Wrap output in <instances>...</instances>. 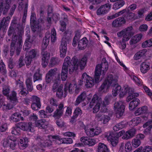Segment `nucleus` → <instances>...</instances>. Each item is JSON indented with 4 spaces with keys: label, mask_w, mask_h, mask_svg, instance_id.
<instances>
[{
    "label": "nucleus",
    "mask_w": 152,
    "mask_h": 152,
    "mask_svg": "<svg viewBox=\"0 0 152 152\" xmlns=\"http://www.w3.org/2000/svg\"><path fill=\"white\" fill-rule=\"evenodd\" d=\"M103 68L104 69L102 70V73L104 75L108 68V63L105 58H103L102 59L101 64L96 65L95 71L94 80L86 72L83 74L82 81L83 82H84L85 83V86L86 88H90L93 87L94 85V81L96 83H99Z\"/></svg>",
    "instance_id": "f257e3e1"
},
{
    "label": "nucleus",
    "mask_w": 152,
    "mask_h": 152,
    "mask_svg": "<svg viewBox=\"0 0 152 152\" xmlns=\"http://www.w3.org/2000/svg\"><path fill=\"white\" fill-rule=\"evenodd\" d=\"M77 58L75 56H74L71 60L70 58L67 56L65 59L63 63L61 73V79L63 81H65L67 77L68 68L70 74L74 71L77 69V66L76 63Z\"/></svg>",
    "instance_id": "f03ea898"
},
{
    "label": "nucleus",
    "mask_w": 152,
    "mask_h": 152,
    "mask_svg": "<svg viewBox=\"0 0 152 152\" xmlns=\"http://www.w3.org/2000/svg\"><path fill=\"white\" fill-rule=\"evenodd\" d=\"M116 82V80L114 78L113 75H110L104 81L100 87L99 88L98 91L100 92H105L109 88L112 84H114Z\"/></svg>",
    "instance_id": "7ed1b4c3"
},
{
    "label": "nucleus",
    "mask_w": 152,
    "mask_h": 152,
    "mask_svg": "<svg viewBox=\"0 0 152 152\" xmlns=\"http://www.w3.org/2000/svg\"><path fill=\"white\" fill-rule=\"evenodd\" d=\"M102 106V99L98 96H94L91 102H90L89 106L93 108V112L96 113L101 109Z\"/></svg>",
    "instance_id": "20e7f679"
},
{
    "label": "nucleus",
    "mask_w": 152,
    "mask_h": 152,
    "mask_svg": "<svg viewBox=\"0 0 152 152\" xmlns=\"http://www.w3.org/2000/svg\"><path fill=\"white\" fill-rule=\"evenodd\" d=\"M132 29V26L128 27L117 32V34L119 37H123L122 41H128L133 35L131 31Z\"/></svg>",
    "instance_id": "39448f33"
},
{
    "label": "nucleus",
    "mask_w": 152,
    "mask_h": 152,
    "mask_svg": "<svg viewBox=\"0 0 152 152\" xmlns=\"http://www.w3.org/2000/svg\"><path fill=\"white\" fill-rule=\"evenodd\" d=\"M114 107L116 117L120 118L122 116L125 111V106L124 103L121 101L117 102L114 104Z\"/></svg>",
    "instance_id": "423d86ee"
},
{
    "label": "nucleus",
    "mask_w": 152,
    "mask_h": 152,
    "mask_svg": "<svg viewBox=\"0 0 152 152\" xmlns=\"http://www.w3.org/2000/svg\"><path fill=\"white\" fill-rule=\"evenodd\" d=\"M17 126L22 130L27 132L33 131L34 125L31 122H19L17 124Z\"/></svg>",
    "instance_id": "0eeeda50"
},
{
    "label": "nucleus",
    "mask_w": 152,
    "mask_h": 152,
    "mask_svg": "<svg viewBox=\"0 0 152 152\" xmlns=\"http://www.w3.org/2000/svg\"><path fill=\"white\" fill-rule=\"evenodd\" d=\"M105 138L110 142L111 145L113 147L115 146L118 142V138L115 137L114 134L110 132L105 133L104 134Z\"/></svg>",
    "instance_id": "6e6552de"
},
{
    "label": "nucleus",
    "mask_w": 152,
    "mask_h": 152,
    "mask_svg": "<svg viewBox=\"0 0 152 152\" xmlns=\"http://www.w3.org/2000/svg\"><path fill=\"white\" fill-rule=\"evenodd\" d=\"M136 133V130L134 129H131L125 132L124 130L119 132L118 134L119 137L123 135L122 138L123 139L127 140L134 136Z\"/></svg>",
    "instance_id": "1a4fd4ad"
},
{
    "label": "nucleus",
    "mask_w": 152,
    "mask_h": 152,
    "mask_svg": "<svg viewBox=\"0 0 152 152\" xmlns=\"http://www.w3.org/2000/svg\"><path fill=\"white\" fill-rule=\"evenodd\" d=\"M111 7V5L109 3H107L101 6L97 10V15H99L107 13L110 9Z\"/></svg>",
    "instance_id": "9d476101"
},
{
    "label": "nucleus",
    "mask_w": 152,
    "mask_h": 152,
    "mask_svg": "<svg viewBox=\"0 0 152 152\" xmlns=\"http://www.w3.org/2000/svg\"><path fill=\"white\" fill-rule=\"evenodd\" d=\"M26 36L27 37L23 46V49L24 50L27 51L31 48V44L34 41V37L31 38L30 35L28 33L26 34Z\"/></svg>",
    "instance_id": "9b49d317"
},
{
    "label": "nucleus",
    "mask_w": 152,
    "mask_h": 152,
    "mask_svg": "<svg viewBox=\"0 0 152 152\" xmlns=\"http://www.w3.org/2000/svg\"><path fill=\"white\" fill-rule=\"evenodd\" d=\"M67 45L66 41L65 39H62L61 45L59 47L61 57L64 58L66 56L67 50Z\"/></svg>",
    "instance_id": "f8f14e48"
},
{
    "label": "nucleus",
    "mask_w": 152,
    "mask_h": 152,
    "mask_svg": "<svg viewBox=\"0 0 152 152\" xmlns=\"http://www.w3.org/2000/svg\"><path fill=\"white\" fill-rule=\"evenodd\" d=\"M50 136L44 137L42 139H41L40 137H37V139H40V143L44 147H49L52 144V142L50 140Z\"/></svg>",
    "instance_id": "ddd939ff"
},
{
    "label": "nucleus",
    "mask_w": 152,
    "mask_h": 152,
    "mask_svg": "<svg viewBox=\"0 0 152 152\" xmlns=\"http://www.w3.org/2000/svg\"><path fill=\"white\" fill-rule=\"evenodd\" d=\"M126 20L124 18L120 17L115 20L112 23L113 27H118L122 26L125 23Z\"/></svg>",
    "instance_id": "4468645a"
},
{
    "label": "nucleus",
    "mask_w": 152,
    "mask_h": 152,
    "mask_svg": "<svg viewBox=\"0 0 152 152\" xmlns=\"http://www.w3.org/2000/svg\"><path fill=\"white\" fill-rule=\"evenodd\" d=\"M42 67L45 68L48 65L50 56V54L47 51L42 52Z\"/></svg>",
    "instance_id": "2eb2a0df"
},
{
    "label": "nucleus",
    "mask_w": 152,
    "mask_h": 152,
    "mask_svg": "<svg viewBox=\"0 0 152 152\" xmlns=\"http://www.w3.org/2000/svg\"><path fill=\"white\" fill-rule=\"evenodd\" d=\"M15 84L17 87H18L20 88V91L19 93V94L21 95H27L28 92L27 90L25 88H23V83L19 79L16 80Z\"/></svg>",
    "instance_id": "dca6fc26"
},
{
    "label": "nucleus",
    "mask_w": 152,
    "mask_h": 152,
    "mask_svg": "<svg viewBox=\"0 0 152 152\" xmlns=\"http://www.w3.org/2000/svg\"><path fill=\"white\" fill-rule=\"evenodd\" d=\"M88 41L86 37H84L78 42V48L80 50L84 49L88 45Z\"/></svg>",
    "instance_id": "f3484780"
},
{
    "label": "nucleus",
    "mask_w": 152,
    "mask_h": 152,
    "mask_svg": "<svg viewBox=\"0 0 152 152\" xmlns=\"http://www.w3.org/2000/svg\"><path fill=\"white\" fill-rule=\"evenodd\" d=\"M80 141L85 145L92 146L96 143V141L93 139H89L88 137H82L80 138Z\"/></svg>",
    "instance_id": "a211bd4d"
},
{
    "label": "nucleus",
    "mask_w": 152,
    "mask_h": 152,
    "mask_svg": "<svg viewBox=\"0 0 152 152\" xmlns=\"http://www.w3.org/2000/svg\"><path fill=\"white\" fill-rule=\"evenodd\" d=\"M76 87V84L75 83H70L68 86H67L66 85H65L64 89V95H66L67 92H69L70 94H72Z\"/></svg>",
    "instance_id": "6ab92c4d"
},
{
    "label": "nucleus",
    "mask_w": 152,
    "mask_h": 152,
    "mask_svg": "<svg viewBox=\"0 0 152 152\" xmlns=\"http://www.w3.org/2000/svg\"><path fill=\"white\" fill-rule=\"evenodd\" d=\"M36 14L34 13H31L30 17V23L31 29L34 31V29L38 28L39 26L36 20Z\"/></svg>",
    "instance_id": "aec40b11"
},
{
    "label": "nucleus",
    "mask_w": 152,
    "mask_h": 152,
    "mask_svg": "<svg viewBox=\"0 0 152 152\" xmlns=\"http://www.w3.org/2000/svg\"><path fill=\"white\" fill-rule=\"evenodd\" d=\"M10 119L13 121L17 122L24 120V118L21 116V114L19 113H15L12 114L10 116Z\"/></svg>",
    "instance_id": "412c9836"
},
{
    "label": "nucleus",
    "mask_w": 152,
    "mask_h": 152,
    "mask_svg": "<svg viewBox=\"0 0 152 152\" xmlns=\"http://www.w3.org/2000/svg\"><path fill=\"white\" fill-rule=\"evenodd\" d=\"M110 96H106L104 101H102V106L101 109V112L105 113L107 111V108L106 105H108L109 104L110 101Z\"/></svg>",
    "instance_id": "4be33fe9"
},
{
    "label": "nucleus",
    "mask_w": 152,
    "mask_h": 152,
    "mask_svg": "<svg viewBox=\"0 0 152 152\" xmlns=\"http://www.w3.org/2000/svg\"><path fill=\"white\" fill-rule=\"evenodd\" d=\"M123 93V95H126L127 94L128 95H139V94L136 92L134 88L129 86L124 88Z\"/></svg>",
    "instance_id": "5701e85b"
},
{
    "label": "nucleus",
    "mask_w": 152,
    "mask_h": 152,
    "mask_svg": "<svg viewBox=\"0 0 152 152\" xmlns=\"http://www.w3.org/2000/svg\"><path fill=\"white\" fill-rule=\"evenodd\" d=\"M17 28L18 30L17 33L18 35L19 43L20 44L22 42V35L24 32V29L22 24L20 23L18 24Z\"/></svg>",
    "instance_id": "b1692460"
},
{
    "label": "nucleus",
    "mask_w": 152,
    "mask_h": 152,
    "mask_svg": "<svg viewBox=\"0 0 152 152\" xmlns=\"http://www.w3.org/2000/svg\"><path fill=\"white\" fill-rule=\"evenodd\" d=\"M87 60V57L84 56L80 61L78 62L77 64V62L76 65L77 66V69H78V66H80L81 69H83L86 65Z\"/></svg>",
    "instance_id": "393cba45"
},
{
    "label": "nucleus",
    "mask_w": 152,
    "mask_h": 152,
    "mask_svg": "<svg viewBox=\"0 0 152 152\" xmlns=\"http://www.w3.org/2000/svg\"><path fill=\"white\" fill-rule=\"evenodd\" d=\"M144 128H147L144 131V133L146 134L151 133V129L152 128V121L147 122L143 125Z\"/></svg>",
    "instance_id": "a878e982"
},
{
    "label": "nucleus",
    "mask_w": 152,
    "mask_h": 152,
    "mask_svg": "<svg viewBox=\"0 0 152 152\" xmlns=\"http://www.w3.org/2000/svg\"><path fill=\"white\" fill-rule=\"evenodd\" d=\"M98 152H110L107 145L103 143H99L98 146Z\"/></svg>",
    "instance_id": "bb28decb"
},
{
    "label": "nucleus",
    "mask_w": 152,
    "mask_h": 152,
    "mask_svg": "<svg viewBox=\"0 0 152 152\" xmlns=\"http://www.w3.org/2000/svg\"><path fill=\"white\" fill-rule=\"evenodd\" d=\"M140 103V100L137 98L134 99L133 100L131 101L130 103L129 106V110H132L136 108Z\"/></svg>",
    "instance_id": "cd10ccee"
},
{
    "label": "nucleus",
    "mask_w": 152,
    "mask_h": 152,
    "mask_svg": "<svg viewBox=\"0 0 152 152\" xmlns=\"http://www.w3.org/2000/svg\"><path fill=\"white\" fill-rule=\"evenodd\" d=\"M146 52V50L145 49L140 51L135 54L134 57V59L138 60L140 59L142 57L145 56Z\"/></svg>",
    "instance_id": "c85d7f7f"
},
{
    "label": "nucleus",
    "mask_w": 152,
    "mask_h": 152,
    "mask_svg": "<svg viewBox=\"0 0 152 152\" xmlns=\"http://www.w3.org/2000/svg\"><path fill=\"white\" fill-rule=\"evenodd\" d=\"M149 69V65L147 63L143 62L141 64L140 70L142 73H146Z\"/></svg>",
    "instance_id": "c756f323"
},
{
    "label": "nucleus",
    "mask_w": 152,
    "mask_h": 152,
    "mask_svg": "<svg viewBox=\"0 0 152 152\" xmlns=\"http://www.w3.org/2000/svg\"><path fill=\"white\" fill-rule=\"evenodd\" d=\"M142 37V35L141 34L135 35L132 37L129 43L130 44L132 45L136 44L141 40Z\"/></svg>",
    "instance_id": "7c9ffc66"
},
{
    "label": "nucleus",
    "mask_w": 152,
    "mask_h": 152,
    "mask_svg": "<svg viewBox=\"0 0 152 152\" xmlns=\"http://www.w3.org/2000/svg\"><path fill=\"white\" fill-rule=\"evenodd\" d=\"M19 145L21 148L24 149L28 145V139L26 138L20 139L19 140Z\"/></svg>",
    "instance_id": "2f4dec72"
},
{
    "label": "nucleus",
    "mask_w": 152,
    "mask_h": 152,
    "mask_svg": "<svg viewBox=\"0 0 152 152\" xmlns=\"http://www.w3.org/2000/svg\"><path fill=\"white\" fill-rule=\"evenodd\" d=\"M11 2V0H5V2L4 3V10L3 12L4 15L6 14L10 7V4Z\"/></svg>",
    "instance_id": "473e14b6"
},
{
    "label": "nucleus",
    "mask_w": 152,
    "mask_h": 152,
    "mask_svg": "<svg viewBox=\"0 0 152 152\" xmlns=\"http://www.w3.org/2000/svg\"><path fill=\"white\" fill-rule=\"evenodd\" d=\"M52 138L55 139L56 142L58 145L64 144V137L61 138L58 135H54L52 136Z\"/></svg>",
    "instance_id": "72a5a7b5"
},
{
    "label": "nucleus",
    "mask_w": 152,
    "mask_h": 152,
    "mask_svg": "<svg viewBox=\"0 0 152 152\" xmlns=\"http://www.w3.org/2000/svg\"><path fill=\"white\" fill-rule=\"evenodd\" d=\"M12 41L10 45V48L11 49L15 50V45L17 41V43L19 46H22V44L23 42L19 44L18 42V38L16 36H14L13 37H12Z\"/></svg>",
    "instance_id": "f704fd0d"
},
{
    "label": "nucleus",
    "mask_w": 152,
    "mask_h": 152,
    "mask_svg": "<svg viewBox=\"0 0 152 152\" xmlns=\"http://www.w3.org/2000/svg\"><path fill=\"white\" fill-rule=\"evenodd\" d=\"M50 35H46L44 38L43 41V44L42 45V49L45 50L47 48L50 40Z\"/></svg>",
    "instance_id": "c9c22d12"
},
{
    "label": "nucleus",
    "mask_w": 152,
    "mask_h": 152,
    "mask_svg": "<svg viewBox=\"0 0 152 152\" xmlns=\"http://www.w3.org/2000/svg\"><path fill=\"white\" fill-rule=\"evenodd\" d=\"M121 89L120 86L118 84H115L112 91L113 95H117L120 92Z\"/></svg>",
    "instance_id": "e433bc0d"
},
{
    "label": "nucleus",
    "mask_w": 152,
    "mask_h": 152,
    "mask_svg": "<svg viewBox=\"0 0 152 152\" xmlns=\"http://www.w3.org/2000/svg\"><path fill=\"white\" fill-rule=\"evenodd\" d=\"M8 35L9 36H12V37L16 36L17 37V38L18 39V35L17 33H16V31L12 27H10L8 31ZM18 42L19 43V40L18 39Z\"/></svg>",
    "instance_id": "4c0bfd02"
},
{
    "label": "nucleus",
    "mask_w": 152,
    "mask_h": 152,
    "mask_svg": "<svg viewBox=\"0 0 152 152\" xmlns=\"http://www.w3.org/2000/svg\"><path fill=\"white\" fill-rule=\"evenodd\" d=\"M124 4L125 1L124 0L118 1L113 5V8L115 10H116L122 7Z\"/></svg>",
    "instance_id": "58836bf2"
},
{
    "label": "nucleus",
    "mask_w": 152,
    "mask_h": 152,
    "mask_svg": "<svg viewBox=\"0 0 152 152\" xmlns=\"http://www.w3.org/2000/svg\"><path fill=\"white\" fill-rule=\"evenodd\" d=\"M141 122L140 118L139 117L133 118L129 123V124L132 126L138 125Z\"/></svg>",
    "instance_id": "ea45409f"
},
{
    "label": "nucleus",
    "mask_w": 152,
    "mask_h": 152,
    "mask_svg": "<svg viewBox=\"0 0 152 152\" xmlns=\"http://www.w3.org/2000/svg\"><path fill=\"white\" fill-rule=\"evenodd\" d=\"M7 99L13 104L15 105L18 102V101L16 96H7Z\"/></svg>",
    "instance_id": "a19ab883"
},
{
    "label": "nucleus",
    "mask_w": 152,
    "mask_h": 152,
    "mask_svg": "<svg viewBox=\"0 0 152 152\" xmlns=\"http://www.w3.org/2000/svg\"><path fill=\"white\" fill-rule=\"evenodd\" d=\"M135 14L132 12L126 13L124 14V19L127 20H132L134 18Z\"/></svg>",
    "instance_id": "79ce46f5"
},
{
    "label": "nucleus",
    "mask_w": 152,
    "mask_h": 152,
    "mask_svg": "<svg viewBox=\"0 0 152 152\" xmlns=\"http://www.w3.org/2000/svg\"><path fill=\"white\" fill-rule=\"evenodd\" d=\"M10 87L9 86L4 85L3 86L2 93L3 95H10Z\"/></svg>",
    "instance_id": "37998d69"
},
{
    "label": "nucleus",
    "mask_w": 152,
    "mask_h": 152,
    "mask_svg": "<svg viewBox=\"0 0 152 152\" xmlns=\"http://www.w3.org/2000/svg\"><path fill=\"white\" fill-rule=\"evenodd\" d=\"M130 77L131 79L133 80L137 85L138 86L141 85L142 80L140 78L133 75H131Z\"/></svg>",
    "instance_id": "c03bdc74"
},
{
    "label": "nucleus",
    "mask_w": 152,
    "mask_h": 152,
    "mask_svg": "<svg viewBox=\"0 0 152 152\" xmlns=\"http://www.w3.org/2000/svg\"><path fill=\"white\" fill-rule=\"evenodd\" d=\"M141 142L140 140L136 137L133 139L132 141V143L133 146L135 148L138 147L141 144Z\"/></svg>",
    "instance_id": "a18cd8bd"
},
{
    "label": "nucleus",
    "mask_w": 152,
    "mask_h": 152,
    "mask_svg": "<svg viewBox=\"0 0 152 152\" xmlns=\"http://www.w3.org/2000/svg\"><path fill=\"white\" fill-rule=\"evenodd\" d=\"M42 80V75L39 72H36L33 76V81L35 82L37 81Z\"/></svg>",
    "instance_id": "49530a36"
},
{
    "label": "nucleus",
    "mask_w": 152,
    "mask_h": 152,
    "mask_svg": "<svg viewBox=\"0 0 152 152\" xmlns=\"http://www.w3.org/2000/svg\"><path fill=\"white\" fill-rule=\"evenodd\" d=\"M51 40L52 42H54L56 40V32L54 28L51 30Z\"/></svg>",
    "instance_id": "de8ad7c7"
},
{
    "label": "nucleus",
    "mask_w": 152,
    "mask_h": 152,
    "mask_svg": "<svg viewBox=\"0 0 152 152\" xmlns=\"http://www.w3.org/2000/svg\"><path fill=\"white\" fill-rule=\"evenodd\" d=\"M91 129L93 134V137L98 135L102 132L101 129L99 127H97L95 128H91Z\"/></svg>",
    "instance_id": "09e8293b"
},
{
    "label": "nucleus",
    "mask_w": 152,
    "mask_h": 152,
    "mask_svg": "<svg viewBox=\"0 0 152 152\" xmlns=\"http://www.w3.org/2000/svg\"><path fill=\"white\" fill-rule=\"evenodd\" d=\"M63 112L56 109L54 113L53 117L55 118H59L63 114Z\"/></svg>",
    "instance_id": "8fccbe9b"
},
{
    "label": "nucleus",
    "mask_w": 152,
    "mask_h": 152,
    "mask_svg": "<svg viewBox=\"0 0 152 152\" xmlns=\"http://www.w3.org/2000/svg\"><path fill=\"white\" fill-rule=\"evenodd\" d=\"M143 48L150 47L152 46V39L147 40L143 42L142 44Z\"/></svg>",
    "instance_id": "3c124183"
},
{
    "label": "nucleus",
    "mask_w": 152,
    "mask_h": 152,
    "mask_svg": "<svg viewBox=\"0 0 152 152\" xmlns=\"http://www.w3.org/2000/svg\"><path fill=\"white\" fill-rule=\"evenodd\" d=\"M0 72L4 75H5L7 73V71L6 69L5 65L3 62L0 63Z\"/></svg>",
    "instance_id": "603ef678"
},
{
    "label": "nucleus",
    "mask_w": 152,
    "mask_h": 152,
    "mask_svg": "<svg viewBox=\"0 0 152 152\" xmlns=\"http://www.w3.org/2000/svg\"><path fill=\"white\" fill-rule=\"evenodd\" d=\"M14 105L11 104L10 103H7L6 104H3L2 106V109L4 111H7L8 110H10L13 107Z\"/></svg>",
    "instance_id": "864d4df0"
},
{
    "label": "nucleus",
    "mask_w": 152,
    "mask_h": 152,
    "mask_svg": "<svg viewBox=\"0 0 152 152\" xmlns=\"http://www.w3.org/2000/svg\"><path fill=\"white\" fill-rule=\"evenodd\" d=\"M124 125L122 123H121L116 124L113 127V128L114 131H117L124 128Z\"/></svg>",
    "instance_id": "5fc2aeb1"
},
{
    "label": "nucleus",
    "mask_w": 152,
    "mask_h": 152,
    "mask_svg": "<svg viewBox=\"0 0 152 152\" xmlns=\"http://www.w3.org/2000/svg\"><path fill=\"white\" fill-rule=\"evenodd\" d=\"M63 85L61 84L56 90L55 91L56 92V95H63Z\"/></svg>",
    "instance_id": "6e6d98bb"
},
{
    "label": "nucleus",
    "mask_w": 152,
    "mask_h": 152,
    "mask_svg": "<svg viewBox=\"0 0 152 152\" xmlns=\"http://www.w3.org/2000/svg\"><path fill=\"white\" fill-rule=\"evenodd\" d=\"M56 124L59 128H62L65 126V123L61 119L57 120L56 121Z\"/></svg>",
    "instance_id": "4d7b16f0"
},
{
    "label": "nucleus",
    "mask_w": 152,
    "mask_h": 152,
    "mask_svg": "<svg viewBox=\"0 0 152 152\" xmlns=\"http://www.w3.org/2000/svg\"><path fill=\"white\" fill-rule=\"evenodd\" d=\"M85 132L86 135L89 137H93L92 131L91 128H89L88 127H86L85 128Z\"/></svg>",
    "instance_id": "13d9d810"
},
{
    "label": "nucleus",
    "mask_w": 152,
    "mask_h": 152,
    "mask_svg": "<svg viewBox=\"0 0 152 152\" xmlns=\"http://www.w3.org/2000/svg\"><path fill=\"white\" fill-rule=\"evenodd\" d=\"M19 129L20 128L18 127L17 126V124L16 125V127L12 128V130L11 132L12 133L15 135H18L20 134V131Z\"/></svg>",
    "instance_id": "bf43d9fd"
},
{
    "label": "nucleus",
    "mask_w": 152,
    "mask_h": 152,
    "mask_svg": "<svg viewBox=\"0 0 152 152\" xmlns=\"http://www.w3.org/2000/svg\"><path fill=\"white\" fill-rule=\"evenodd\" d=\"M125 149L126 152H130L132 150V147L130 142H128L125 144Z\"/></svg>",
    "instance_id": "052dcab7"
},
{
    "label": "nucleus",
    "mask_w": 152,
    "mask_h": 152,
    "mask_svg": "<svg viewBox=\"0 0 152 152\" xmlns=\"http://www.w3.org/2000/svg\"><path fill=\"white\" fill-rule=\"evenodd\" d=\"M11 140L9 137H7V139H4L2 142L3 146L6 147L9 146Z\"/></svg>",
    "instance_id": "680f3d73"
},
{
    "label": "nucleus",
    "mask_w": 152,
    "mask_h": 152,
    "mask_svg": "<svg viewBox=\"0 0 152 152\" xmlns=\"http://www.w3.org/2000/svg\"><path fill=\"white\" fill-rule=\"evenodd\" d=\"M57 69L55 68L53 69H51L48 72L47 74L52 77L54 76L57 73Z\"/></svg>",
    "instance_id": "e2e57ef3"
},
{
    "label": "nucleus",
    "mask_w": 152,
    "mask_h": 152,
    "mask_svg": "<svg viewBox=\"0 0 152 152\" xmlns=\"http://www.w3.org/2000/svg\"><path fill=\"white\" fill-rule=\"evenodd\" d=\"M37 53L35 50L34 49H32L28 53V56L31 59L34 58L36 56Z\"/></svg>",
    "instance_id": "0e129e2a"
},
{
    "label": "nucleus",
    "mask_w": 152,
    "mask_h": 152,
    "mask_svg": "<svg viewBox=\"0 0 152 152\" xmlns=\"http://www.w3.org/2000/svg\"><path fill=\"white\" fill-rule=\"evenodd\" d=\"M60 23L61 25L60 30L62 32H63L66 29V24L63 20L60 21Z\"/></svg>",
    "instance_id": "69168bd1"
},
{
    "label": "nucleus",
    "mask_w": 152,
    "mask_h": 152,
    "mask_svg": "<svg viewBox=\"0 0 152 152\" xmlns=\"http://www.w3.org/2000/svg\"><path fill=\"white\" fill-rule=\"evenodd\" d=\"M82 113L81 110L79 108L77 107L75 110L74 113V115L77 118L78 115H81Z\"/></svg>",
    "instance_id": "338daca9"
},
{
    "label": "nucleus",
    "mask_w": 152,
    "mask_h": 152,
    "mask_svg": "<svg viewBox=\"0 0 152 152\" xmlns=\"http://www.w3.org/2000/svg\"><path fill=\"white\" fill-rule=\"evenodd\" d=\"M38 119L37 116L35 114L33 113L30 115L29 117V120L30 122L32 121H36Z\"/></svg>",
    "instance_id": "774afa93"
}]
</instances>
